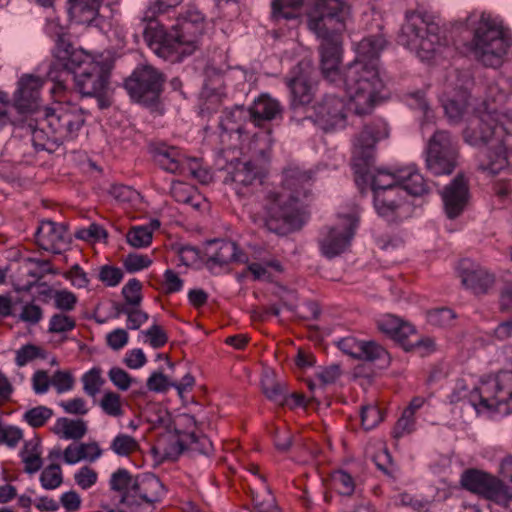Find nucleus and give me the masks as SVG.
Returning a JSON list of instances; mask_svg holds the SVG:
<instances>
[{"mask_svg": "<svg viewBox=\"0 0 512 512\" xmlns=\"http://www.w3.org/2000/svg\"><path fill=\"white\" fill-rule=\"evenodd\" d=\"M388 44L384 33L364 37L356 44V58L344 68V90L356 115L370 113L379 99L384 85L377 60Z\"/></svg>", "mask_w": 512, "mask_h": 512, "instance_id": "nucleus-1", "label": "nucleus"}, {"mask_svg": "<svg viewBox=\"0 0 512 512\" xmlns=\"http://www.w3.org/2000/svg\"><path fill=\"white\" fill-rule=\"evenodd\" d=\"M350 16L349 7L342 0H317L308 13V27L320 39L318 47L323 78L336 86L342 85V33Z\"/></svg>", "mask_w": 512, "mask_h": 512, "instance_id": "nucleus-2", "label": "nucleus"}, {"mask_svg": "<svg viewBox=\"0 0 512 512\" xmlns=\"http://www.w3.org/2000/svg\"><path fill=\"white\" fill-rule=\"evenodd\" d=\"M312 171L290 167L284 171L282 185L266 193L263 203L265 225L277 234H287L303 224L300 202L308 195Z\"/></svg>", "mask_w": 512, "mask_h": 512, "instance_id": "nucleus-3", "label": "nucleus"}, {"mask_svg": "<svg viewBox=\"0 0 512 512\" xmlns=\"http://www.w3.org/2000/svg\"><path fill=\"white\" fill-rule=\"evenodd\" d=\"M43 81L40 77L23 75L13 95V104H8V96L0 92V125H22L26 128H71V122H64L56 110L41 106L40 90Z\"/></svg>", "mask_w": 512, "mask_h": 512, "instance_id": "nucleus-4", "label": "nucleus"}, {"mask_svg": "<svg viewBox=\"0 0 512 512\" xmlns=\"http://www.w3.org/2000/svg\"><path fill=\"white\" fill-rule=\"evenodd\" d=\"M204 31V18L200 12H188L169 30L158 23H150L143 32L148 47L165 61L178 63L199 48Z\"/></svg>", "mask_w": 512, "mask_h": 512, "instance_id": "nucleus-5", "label": "nucleus"}, {"mask_svg": "<svg viewBox=\"0 0 512 512\" xmlns=\"http://www.w3.org/2000/svg\"><path fill=\"white\" fill-rule=\"evenodd\" d=\"M512 46V37L503 25L483 12L474 29L468 48L474 58L486 67L498 68Z\"/></svg>", "mask_w": 512, "mask_h": 512, "instance_id": "nucleus-6", "label": "nucleus"}, {"mask_svg": "<svg viewBox=\"0 0 512 512\" xmlns=\"http://www.w3.org/2000/svg\"><path fill=\"white\" fill-rule=\"evenodd\" d=\"M465 141L484 147L479 156V169L495 175L508 166L512 155V130H464Z\"/></svg>", "mask_w": 512, "mask_h": 512, "instance_id": "nucleus-7", "label": "nucleus"}, {"mask_svg": "<svg viewBox=\"0 0 512 512\" xmlns=\"http://www.w3.org/2000/svg\"><path fill=\"white\" fill-rule=\"evenodd\" d=\"M469 403L477 413H512V370L499 371L481 382L469 394Z\"/></svg>", "mask_w": 512, "mask_h": 512, "instance_id": "nucleus-8", "label": "nucleus"}, {"mask_svg": "<svg viewBox=\"0 0 512 512\" xmlns=\"http://www.w3.org/2000/svg\"><path fill=\"white\" fill-rule=\"evenodd\" d=\"M314 74L312 63L303 60L292 68L285 79L290 91L292 124L303 126L316 124L312 116L306 114V106L313 101L316 92L317 80Z\"/></svg>", "mask_w": 512, "mask_h": 512, "instance_id": "nucleus-9", "label": "nucleus"}, {"mask_svg": "<svg viewBox=\"0 0 512 512\" xmlns=\"http://www.w3.org/2000/svg\"><path fill=\"white\" fill-rule=\"evenodd\" d=\"M165 83L162 72L151 65L137 67L125 80L124 86L135 102L156 106Z\"/></svg>", "mask_w": 512, "mask_h": 512, "instance_id": "nucleus-10", "label": "nucleus"}, {"mask_svg": "<svg viewBox=\"0 0 512 512\" xmlns=\"http://www.w3.org/2000/svg\"><path fill=\"white\" fill-rule=\"evenodd\" d=\"M460 483L464 489L512 510V494L509 487L496 476L470 468L462 473Z\"/></svg>", "mask_w": 512, "mask_h": 512, "instance_id": "nucleus-11", "label": "nucleus"}, {"mask_svg": "<svg viewBox=\"0 0 512 512\" xmlns=\"http://www.w3.org/2000/svg\"><path fill=\"white\" fill-rule=\"evenodd\" d=\"M358 222L356 213H351L341 216L337 224L325 227L318 239L321 254L332 259L346 252L351 245Z\"/></svg>", "mask_w": 512, "mask_h": 512, "instance_id": "nucleus-12", "label": "nucleus"}, {"mask_svg": "<svg viewBox=\"0 0 512 512\" xmlns=\"http://www.w3.org/2000/svg\"><path fill=\"white\" fill-rule=\"evenodd\" d=\"M458 158L457 144L451 139L447 130H436L426 150V165L434 175H449Z\"/></svg>", "mask_w": 512, "mask_h": 512, "instance_id": "nucleus-13", "label": "nucleus"}, {"mask_svg": "<svg viewBox=\"0 0 512 512\" xmlns=\"http://www.w3.org/2000/svg\"><path fill=\"white\" fill-rule=\"evenodd\" d=\"M112 65L107 61H98L75 71L73 77L76 91L82 96L95 97L100 107H105L104 97L109 90Z\"/></svg>", "mask_w": 512, "mask_h": 512, "instance_id": "nucleus-14", "label": "nucleus"}, {"mask_svg": "<svg viewBox=\"0 0 512 512\" xmlns=\"http://www.w3.org/2000/svg\"><path fill=\"white\" fill-rule=\"evenodd\" d=\"M415 174L416 169L414 167L401 168L394 173L385 169H378L371 179L372 191L373 193L379 190L397 191V194H405L411 199L407 212L412 213L414 199L416 198Z\"/></svg>", "mask_w": 512, "mask_h": 512, "instance_id": "nucleus-15", "label": "nucleus"}, {"mask_svg": "<svg viewBox=\"0 0 512 512\" xmlns=\"http://www.w3.org/2000/svg\"><path fill=\"white\" fill-rule=\"evenodd\" d=\"M266 176L265 169L258 163L236 159L227 166L225 182H231L239 196H248L262 185Z\"/></svg>", "mask_w": 512, "mask_h": 512, "instance_id": "nucleus-16", "label": "nucleus"}, {"mask_svg": "<svg viewBox=\"0 0 512 512\" xmlns=\"http://www.w3.org/2000/svg\"><path fill=\"white\" fill-rule=\"evenodd\" d=\"M388 137L386 130H361L355 137L352 151V162L355 172L366 175L368 168L374 163L376 143Z\"/></svg>", "mask_w": 512, "mask_h": 512, "instance_id": "nucleus-17", "label": "nucleus"}, {"mask_svg": "<svg viewBox=\"0 0 512 512\" xmlns=\"http://www.w3.org/2000/svg\"><path fill=\"white\" fill-rule=\"evenodd\" d=\"M164 494V485L158 477L152 474L136 476L134 486L123 498V505L139 507L143 503L152 505L158 502Z\"/></svg>", "mask_w": 512, "mask_h": 512, "instance_id": "nucleus-18", "label": "nucleus"}, {"mask_svg": "<svg viewBox=\"0 0 512 512\" xmlns=\"http://www.w3.org/2000/svg\"><path fill=\"white\" fill-rule=\"evenodd\" d=\"M337 346L343 353L355 359L377 362L380 367L390 363L388 352L375 341L358 340L348 336L340 339Z\"/></svg>", "mask_w": 512, "mask_h": 512, "instance_id": "nucleus-19", "label": "nucleus"}, {"mask_svg": "<svg viewBox=\"0 0 512 512\" xmlns=\"http://www.w3.org/2000/svg\"><path fill=\"white\" fill-rule=\"evenodd\" d=\"M457 271L462 284L476 295L487 293L495 281L493 274L470 259L460 260Z\"/></svg>", "mask_w": 512, "mask_h": 512, "instance_id": "nucleus-20", "label": "nucleus"}, {"mask_svg": "<svg viewBox=\"0 0 512 512\" xmlns=\"http://www.w3.org/2000/svg\"><path fill=\"white\" fill-rule=\"evenodd\" d=\"M315 113L318 118L315 125H325L323 128H343L347 123V113L342 99L334 95H325L315 106Z\"/></svg>", "mask_w": 512, "mask_h": 512, "instance_id": "nucleus-21", "label": "nucleus"}, {"mask_svg": "<svg viewBox=\"0 0 512 512\" xmlns=\"http://www.w3.org/2000/svg\"><path fill=\"white\" fill-rule=\"evenodd\" d=\"M205 257L207 263L213 266H224L231 262L243 263L247 257L242 253L235 242L214 239L205 245Z\"/></svg>", "mask_w": 512, "mask_h": 512, "instance_id": "nucleus-22", "label": "nucleus"}, {"mask_svg": "<svg viewBox=\"0 0 512 512\" xmlns=\"http://www.w3.org/2000/svg\"><path fill=\"white\" fill-rule=\"evenodd\" d=\"M35 238L40 248L54 254H60L68 245L65 226L51 220L40 223Z\"/></svg>", "mask_w": 512, "mask_h": 512, "instance_id": "nucleus-23", "label": "nucleus"}, {"mask_svg": "<svg viewBox=\"0 0 512 512\" xmlns=\"http://www.w3.org/2000/svg\"><path fill=\"white\" fill-rule=\"evenodd\" d=\"M418 18V57L425 60L441 45L440 27L431 16L418 13Z\"/></svg>", "mask_w": 512, "mask_h": 512, "instance_id": "nucleus-24", "label": "nucleus"}, {"mask_svg": "<svg viewBox=\"0 0 512 512\" xmlns=\"http://www.w3.org/2000/svg\"><path fill=\"white\" fill-rule=\"evenodd\" d=\"M55 57L59 64L66 70V75L69 76V74L72 73L73 77L75 76V71L83 69L84 66L90 63H97L99 61L95 60L84 50L74 48L62 38H59L57 41Z\"/></svg>", "mask_w": 512, "mask_h": 512, "instance_id": "nucleus-25", "label": "nucleus"}, {"mask_svg": "<svg viewBox=\"0 0 512 512\" xmlns=\"http://www.w3.org/2000/svg\"><path fill=\"white\" fill-rule=\"evenodd\" d=\"M441 195L448 217L459 216L468 200V184L463 175H457Z\"/></svg>", "mask_w": 512, "mask_h": 512, "instance_id": "nucleus-26", "label": "nucleus"}, {"mask_svg": "<svg viewBox=\"0 0 512 512\" xmlns=\"http://www.w3.org/2000/svg\"><path fill=\"white\" fill-rule=\"evenodd\" d=\"M377 325L381 332L389 335L405 351L413 350L415 342L410 339V336H414L415 331L410 323L389 314L379 319Z\"/></svg>", "mask_w": 512, "mask_h": 512, "instance_id": "nucleus-27", "label": "nucleus"}, {"mask_svg": "<svg viewBox=\"0 0 512 512\" xmlns=\"http://www.w3.org/2000/svg\"><path fill=\"white\" fill-rule=\"evenodd\" d=\"M177 432V439L172 443L171 451L166 455L176 459L185 450L195 451L200 454H209L212 450V442L205 435H197L195 432Z\"/></svg>", "mask_w": 512, "mask_h": 512, "instance_id": "nucleus-28", "label": "nucleus"}, {"mask_svg": "<svg viewBox=\"0 0 512 512\" xmlns=\"http://www.w3.org/2000/svg\"><path fill=\"white\" fill-rule=\"evenodd\" d=\"M251 113V123L255 126H261L282 117L283 108L278 100L270 97L268 94H261L254 100L249 107Z\"/></svg>", "mask_w": 512, "mask_h": 512, "instance_id": "nucleus-29", "label": "nucleus"}, {"mask_svg": "<svg viewBox=\"0 0 512 512\" xmlns=\"http://www.w3.org/2000/svg\"><path fill=\"white\" fill-rule=\"evenodd\" d=\"M156 163L169 173H179L184 170V155L175 146L166 143H156L151 146Z\"/></svg>", "mask_w": 512, "mask_h": 512, "instance_id": "nucleus-30", "label": "nucleus"}, {"mask_svg": "<svg viewBox=\"0 0 512 512\" xmlns=\"http://www.w3.org/2000/svg\"><path fill=\"white\" fill-rule=\"evenodd\" d=\"M100 6V0H67L70 18L83 25H90L97 18Z\"/></svg>", "mask_w": 512, "mask_h": 512, "instance_id": "nucleus-31", "label": "nucleus"}, {"mask_svg": "<svg viewBox=\"0 0 512 512\" xmlns=\"http://www.w3.org/2000/svg\"><path fill=\"white\" fill-rule=\"evenodd\" d=\"M374 194V207L379 216L384 218H390L403 208V204L397 201L395 198L398 197L400 200L408 198L405 194H397V191H385L379 190Z\"/></svg>", "mask_w": 512, "mask_h": 512, "instance_id": "nucleus-32", "label": "nucleus"}, {"mask_svg": "<svg viewBox=\"0 0 512 512\" xmlns=\"http://www.w3.org/2000/svg\"><path fill=\"white\" fill-rule=\"evenodd\" d=\"M20 457L24 463V471L26 473L34 474L39 471L43 465L40 439L34 437L26 441L20 451Z\"/></svg>", "mask_w": 512, "mask_h": 512, "instance_id": "nucleus-33", "label": "nucleus"}, {"mask_svg": "<svg viewBox=\"0 0 512 512\" xmlns=\"http://www.w3.org/2000/svg\"><path fill=\"white\" fill-rule=\"evenodd\" d=\"M262 387L265 395L277 404L284 405L291 399L295 405H302L304 397L299 394L287 396V389L284 383H276L270 377H265L262 381Z\"/></svg>", "mask_w": 512, "mask_h": 512, "instance_id": "nucleus-34", "label": "nucleus"}, {"mask_svg": "<svg viewBox=\"0 0 512 512\" xmlns=\"http://www.w3.org/2000/svg\"><path fill=\"white\" fill-rule=\"evenodd\" d=\"M53 432L64 439L77 440L86 434L87 427L86 423L81 419L71 420L62 417L56 421L53 427Z\"/></svg>", "mask_w": 512, "mask_h": 512, "instance_id": "nucleus-35", "label": "nucleus"}, {"mask_svg": "<svg viewBox=\"0 0 512 512\" xmlns=\"http://www.w3.org/2000/svg\"><path fill=\"white\" fill-rule=\"evenodd\" d=\"M415 413H416V399L410 401L409 406L403 411L401 417L396 422L392 436L394 440L398 441L405 436H409L415 429Z\"/></svg>", "mask_w": 512, "mask_h": 512, "instance_id": "nucleus-36", "label": "nucleus"}, {"mask_svg": "<svg viewBox=\"0 0 512 512\" xmlns=\"http://www.w3.org/2000/svg\"><path fill=\"white\" fill-rule=\"evenodd\" d=\"M56 130H32V143L36 150L54 152L61 144V140L56 137Z\"/></svg>", "mask_w": 512, "mask_h": 512, "instance_id": "nucleus-37", "label": "nucleus"}, {"mask_svg": "<svg viewBox=\"0 0 512 512\" xmlns=\"http://www.w3.org/2000/svg\"><path fill=\"white\" fill-rule=\"evenodd\" d=\"M134 482L135 478L131 475V473L128 470L124 468H119L111 475L109 484L111 490L121 493L120 502L123 504V498L134 486Z\"/></svg>", "mask_w": 512, "mask_h": 512, "instance_id": "nucleus-38", "label": "nucleus"}, {"mask_svg": "<svg viewBox=\"0 0 512 512\" xmlns=\"http://www.w3.org/2000/svg\"><path fill=\"white\" fill-rule=\"evenodd\" d=\"M248 121L251 122V113L249 108L236 105L231 109L224 111V119H222L220 126L223 128L225 125H238L241 128Z\"/></svg>", "mask_w": 512, "mask_h": 512, "instance_id": "nucleus-39", "label": "nucleus"}, {"mask_svg": "<svg viewBox=\"0 0 512 512\" xmlns=\"http://www.w3.org/2000/svg\"><path fill=\"white\" fill-rule=\"evenodd\" d=\"M416 41V22L414 21V12L406 13V22L402 25L398 34V43L404 47L413 50Z\"/></svg>", "mask_w": 512, "mask_h": 512, "instance_id": "nucleus-40", "label": "nucleus"}, {"mask_svg": "<svg viewBox=\"0 0 512 512\" xmlns=\"http://www.w3.org/2000/svg\"><path fill=\"white\" fill-rule=\"evenodd\" d=\"M99 405L103 412L111 417H121L124 413L121 396L113 391L105 392Z\"/></svg>", "mask_w": 512, "mask_h": 512, "instance_id": "nucleus-41", "label": "nucleus"}, {"mask_svg": "<svg viewBox=\"0 0 512 512\" xmlns=\"http://www.w3.org/2000/svg\"><path fill=\"white\" fill-rule=\"evenodd\" d=\"M127 242L135 248H144L152 242V230L147 226H134L127 233Z\"/></svg>", "mask_w": 512, "mask_h": 512, "instance_id": "nucleus-42", "label": "nucleus"}, {"mask_svg": "<svg viewBox=\"0 0 512 512\" xmlns=\"http://www.w3.org/2000/svg\"><path fill=\"white\" fill-rule=\"evenodd\" d=\"M100 368H92L82 376L83 389L91 397H95L104 384Z\"/></svg>", "mask_w": 512, "mask_h": 512, "instance_id": "nucleus-43", "label": "nucleus"}, {"mask_svg": "<svg viewBox=\"0 0 512 512\" xmlns=\"http://www.w3.org/2000/svg\"><path fill=\"white\" fill-rule=\"evenodd\" d=\"M467 107V95L463 93L460 100L447 99L443 103V109L446 116L450 120V124H457V120L460 119Z\"/></svg>", "mask_w": 512, "mask_h": 512, "instance_id": "nucleus-44", "label": "nucleus"}, {"mask_svg": "<svg viewBox=\"0 0 512 512\" xmlns=\"http://www.w3.org/2000/svg\"><path fill=\"white\" fill-rule=\"evenodd\" d=\"M53 416V410L46 406H37L27 410L23 418L32 427L43 426Z\"/></svg>", "mask_w": 512, "mask_h": 512, "instance_id": "nucleus-45", "label": "nucleus"}, {"mask_svg": "<svg viewBox=\"0 0 512 512\" xmlns=\"http://www.w3.org/2000/svg\"><path fill=\"white\" fill-rule=\"evenodd\" d=\"M40 482L44 489L53 490L62 483V472L58 464H50L40 475Z\"/></svg>", "mask_w": 512, "mask_h": 512, "instance_id": "nucleus-46", "label": "nucleus"}, {"mask_svg": "<svg viewBox=\"0 0 512 512\" xmlns=\"http://www.w3.org/2000/svg\"><path fill=\"white\" fill-rule=\"evenodd\" d=\"M426 317L428 323L433 326L447 327L451 325L453 320L456 318V314L453 310L442 307L429 310Z\"/></svg>", "mask_w": 512, "mask_h": 512, "instance_id": "nucleus-47", "label": "nucleus"}, {"mask_svg": "<svg viewBox=\"0 0 512 512\" xmlns=\"http://www.w3.org/2000/svg\"><path fill=\"white\" fill-rule=\"evenodd\" d=\"M110 448L119 456H127L138 449V443L132 436L119 434L113 439Z\"/></svg>", "mask_w": 512, "mask_h": 512, "instance_id": "nucleus-48", "label": "nucleus"}, {"mask_svg": "<svg viewBox=\"0 0 512 512\" xmlns=\"http://www.w3.org/2000/svg\"><path fill=\"white\" fill-rule=\"evenodd\" d=\"M46 357L44 351L33 344H26L16 351L15 362L18 367H23L36 358L44 359Z\"/></svg>", "mask_w": 512, "mask_h": 512, "instance_id": "nucleus-49", "label": "nucleus"}, {"mask_svg": "<svg viewBox=\"0 0 512 512\" xmlns=\"http://www.w3.org/2000/svg\"><path fill=\"white\" fill-rule=\"evenodd\" d=\"M382 411L375 405H366L361 409V423L365 430H371L383 420Z\"/></svg>", "mask_w": 512, "mask_h": 512, "instance_id": "nucleus-50", "label": "nucleus"}, {"mask_svg": "<svg viewBox=\"0 0 512 512\" xmlns=\"http://www.w3.org/2000/svg\"><path fill=\"white\" fill-rule=\"evenodd\" d=\"M75 320L63 313L54 314L49 322V332L51 333H64L74 329Z\"/></svg>", "mask_w": 512, "mask_h": 512, "instance_id": "nucleus-51", "label": "nucleus"}, {"mask_svg": "<svg viewBox=\"0 0 512 512\" xmlns=\"http://www.w3.org/2000/svg\"><path fill=\"white\" fill-rule=\"evenodd\" d=\"M333 485L342 495H351L354 491L353 478L345 471H336L332 476Z\"/></svg>", "mask_w": 512, "mask_h": 512, "instance_id": "nucleus-52", "label": "nucleus"}, {"mask_svg": "<svg viewBox=\"0 0 512 512\" xmlns=\"http://www.w3.org/2000/svg\"><path fill=\"white\" fill-rule=\"evenodd\" d=\"M141 282L135 278L130 279L122 288V295L129 304L140 305L142 301Z\"/></svg>", "mask_w": 512, "mask_h": 512, "instance_id": "nucleus-53", "label": "nucleus"}, {"mask_svg": "<svg viewBox=\"0 0 512 512\" xmlns=\"http://www.w3.org/2000/svg\"><path fill=\"white\" fill-rule=\"evenodd\" d=\"M51 385L61 394L73 388L74 378L69 371L58 370L51 376Z\"/></svg>", "mask_w": 512, "mask_h": 512, "instance_id": "nucleus-54", "label": "nucleus"}, {"mask_svg": "<svg viewBox=\"0 0 512 512\" xmlns=\"http://www.w3.org/2000/svg\"><path fill=\"white\" fill-rule=\"evenodd\" d=\"M27 261L36 266L35 269H31L28 272V276L32 277L35 281L41 280L47 274H57L49 260L29 258Z\"/></svg>", "mask_w": 512, "mask_h": 512, "instance_id": "nucleus-55", "label": "nucleus"}, {"mask_svg": "<svg viewBox=\"0 0 512 512\" xmlns=\"http://www.w3.org/2000/svg\"><path fill=\"white\" fill-rule=\"evenodd\" d=\"M108 377L114 386L122 391L128 390L131 383L133 382V378L130 377V375L125 370L119 367L111 368L108 372Z\"/></svg>", "mask_w": 512, "mask_h": 512, "instance_id": "nucleus-56", "label": "nucleus"}, {"mask_svg": "<svg viewBox=\"0 0 512 512\" xmlns=\"http://www.w3.org/2000/svg\"><path fill=\"white\" fill-rule=\"evenodd\" d=\"M75 237L85 241H99L107 237V232L102 226L93 223L88 228L78 230Z\"/></svg>", "mask_w": 512, "mask_h": 512, "instance_id": "nucleus-57", "label": "nucleus"}, {"mask_svg": "<svg viewBox=\"0 0 512 512\" xmlns=\"http://www.w3.org/2000/svg\"><path fill=\"white\" fill-rule=\"evenodd\" d=\"M56 308L63 311H71L77 302V297L68 290H58L54 294Z\"/></svg>", "mask_w": 512, "mask_h": 512, "instance_id": "nucleus-58", "label": "nucleus"}, {"mask_svg": "<svg viewBox=\"0 0 512 512\" xmlns=\"http://www.w3.org/2000/svg\"><path fill=\"white\" fill-rule=\"evenodd\" d=\"M123 278L121 269L113 266H102L99 272V279L107 286H116Z\"/></svg>", "mask_w": 512, "mask_h": 512, "instance_id": "nucleus-59", "label": "nucleus"}, {"mask_svg": "<svg viewBox=\"0 0 512 512\" xmlns=\"http://www.w3.org/2000/svg\"><path fill=\"white\" fill-rule=\"evenodd\" d=\"M151 263L152 261L149 257L141 254L131 253L126 257L124 266L127 271L136 272L149 267Z\"/></svg>", "mask_w": 512, "mask_h": 512, "instance_id": "nucleus-60", "label": "nucleus"}, {"mask_svg": "<svg viewBox=\"0 0 512 512\" xmlns=\"http://www.w3.org/2000/svg\"><path fill=\"white\" fill-rule=\"evenodd\" d=\"M377 468L384 474L391 476L394 471V464L387 449H382L372 457Z\"/></svg>", "mask_w": 512, "mask_h": 512, "instance_id": "nucleus-61", "label": "nucleus"}, {"mask_svg": "<svg viewBox=\"0 0 512 512\" xmlns=\"http://www.w3.org/2000/svg\"><path fill=\"white\" fill-rule=\"evenodd\" d=\"M59 405L68 414L85 415L89 411L86 401L80 397H76L67 401H61Z\"/></svg>", "mask_w": 512, "mask_h": 512, "instance_id": "nucleus-62", "label": "nucleus"}, {"mask_svg": "<svg viewBox=\"0 0 512 512\" xmlns=\"http://www.w3.org/2000/svg\"><path fill=\"white\" fill-rule=\"evenodd\" d=\"M171 383L162 372H153L147 380V388L154 392H165L172 387Z\"/></svg>", "mask_w": 512, "mask_h": 512, "instance_id": "nucleus-63", "label": "nucleus"}, {"mask_svg": "<svg viewBox=\"0 0 512 512\" xmlns=\"http://www.w3.org/2000/svg\"><path fill=\"white\" fill-rule=\"evenodd\" d=\"M97 473L85 466L75 474V481L82 489H88L96 483Z\"/></svg>", "mask_w": 512, "mask_h": 512, "instance_id": "nucleus-64", "label": "nucleus"}]
</instances>
